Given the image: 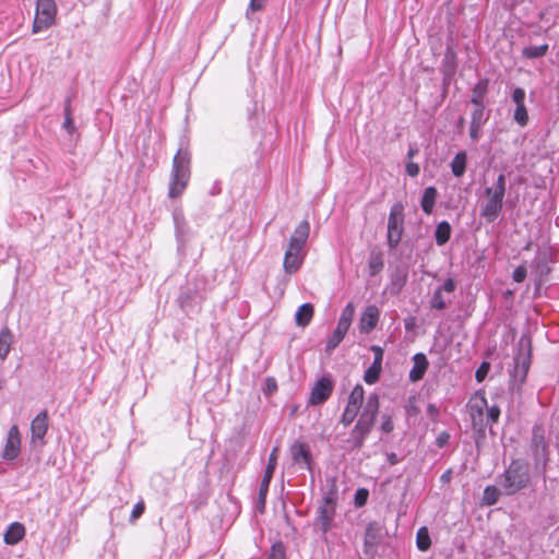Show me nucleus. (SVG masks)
<instances>
[{
  "mask_svg": "<svg viewBox=\"0 0 559 559\" xmlns=\"http://www.w3.org/2000/svg\"><path fill=\"white\" fill-rule=\"evenodd\" d=\"M382 365L379 357H374L372 365L365 371L364 380L368 384H373L379 380Z\"/></svg>",
  "mask_w": 559,
  "mask_h": 559,
  "instance_id": "5701e85b",
  "label": "nucleus"
},
{
  "mask_svg": "<svg viewBox=\"0 0 559 559\" xmlns=\"http://www.w3.org/2000/svg\"><path fill=\"white\" fill-rule=\"evenodd\" d=\"M63 129L68 133H73L75 130V126L71 116V108L69 102L64 106V121H63Z\"/></svg>",
  "mask_w": 559,
  "mask_h": 559,
  "instance_id": "c9c22d12",
  "label": "nucleus"
},
{
  "mask_svg": "<svg viewBox=\"0 0 559 559\" xmlns=\"http://www.w3.org/2000/svg\"><path fill=\"white\" fill-rule=\"evenodd\" d=\"M3 388V381L0 380V390Z\"/></svg>",
  "mask_w": 559,
  "mask_h": 559,
  "instance_id": "052dcab7",
  "label": "nucleus"
},
{
  "mask_svg": "<svg viewBox=\"0 0 559 559\" xmlns=\"http://www.w3.org/2000/svg\"><path fill=\"white\" fill-rule=\"evenodd\" d=\"M25 536V527L20 522H13L4 532L3 539L8 545H16Z\"/></svg>",
  "mask_w": 559,
  "mask_h": 559,
  "instance_id": "f3484780",
  "label": "nucleus"
},
{
  "mask_svg": "<svg viewBox=\"0 0 559 559\" xmlns=\"http://www.w3.org/2000/svg\"><path fill=\"white\" fill-rule=\"evenodd\" d=\"M525 95V91L522 87H516L512 93L513 103L515 105L524 103Z\"/></svg>",
  "mask_w": 559,
  "mask_h": 559,
  "instance_id": "37998d69",
  "label": "nucleus"
},
{
  "mask_svg": "<svg viewBox=\"0 0 559 559\" xmlns=\"http://www.w3.org/2000/svg\"><path fill=\"white\" fill-rule=\"evenodd\" d=\"M333 391V383L328 378L319 379L312 386L309 395V405H320L324 403Z\"/></svg>",
  "mask_w": 559,
  "mask_h": 559,
  "instance_id": "9d476101",
  "label": "nucleus"
},
{
  "mask_svg": "<svg viewBox=\"0 0 559 559\" xmlns=\"http://www.w3.org/2000/svg\"><path fill=\"white\" fill-rule=\"evenodd\" d=\"M488 371H489V364L488 362H483L480 365V367L476 370V373H475L476 380L478 382L484 381V379L486 378Z\"/></svg>",
  "mask_w": 559,
  "mask_h": 559,
  "instance_id": "79ce46f5",
  "label": "nucleus"
},
{
  "mask_svg": "<svg viewBox=\"0 0 559 559\" xmlns=\"http://www.w3.org/2000/svg\"><path fill=\"white\" fill-rule=\"evenodd\" d=\"M335 515V501L332 496L324 497L323 503L319 507V515L317 523L323 533L331 528L332 521Z\"/></svg>",
  "mask_w": 559,
  "mask_h": 559,
  "instance_id": "9b49d317",
  "label": "nucleus"
},
{
  "mask_svg": "<svg viewBox=\"0 0 559 559\" xmlns=\"http://www.w3.org/2000/svg\"><path fill=\"white\" fill-rule=\"evenodd\" d=\"M500 491L495 486H487L484 490L483 501L486 506H492L498 501Z\"/></svg>",
  "mask_w": 559,
  "mask_h": 559,
  "instance_id": "2f4dec72",
  "label": "nucleus"
},
{
  "mask_svg": "<svg viewBox=\"0 0 559 559\" xmlns=\"http://www.w3.org/2000/svg\"><path fill=\"white\" fill-rule=\"evenodd\" d=\"M414 366L412 370L409 371V379L413 382H417L420 379H423L427 368H428V360L426 356L421 353L416 354L413 357Z\"/></svg>",
  "mask_w": 559,
  "mask_h": 559,
  "instance_id": "a211bd4d",
  "label": "nucleus"
},
{
  "mask_svg": "<svg viewBox=\"0 0 559 559\" xmlns=\"http://www.w3.org/2000/svg\"><path fill=\"white\" fill-rule=\"evenodd\" d=\"M430 306H431V308L438 309V310H442L445 308L447 302L443 299L442 289L435 290V293L431 297V300H430Z\"/></svg>",
  "mask_w": 559,
  "mask_h": 559,
  "instance_id": "e433bc0d",
  "label": "nucleus"
},
{
  "mask_svg": "<svg viewBox=\"0 0 559 559\" xmlns=\"http://www.w3.org/2000/svg\"><path fill=\"white\" fill-rule=\"evenodd\" d=\"M475 108L472 112V124H484L485 122V107L484 105H474Z\"/></svg>",
  "mask_w": 559,
  "mask_h": 559,
  "instance_id": "4c0bfd02",
  "label": "nucleus"
},
{
  "mask_svg": "<svg viewBox=\"0 0 559 559\" xmlns=\"http://www.w3.org/2000/svg\"><path fill=\"white\" fill-rule=\"evenodd\" d=\"M376 525L374 524H369L367 530H366V543L369 542V539H374V534L373 532L376 531Z\"/></svg>",
  "mask_w": 559,
  "mask_h": 559,
  "instance_id": "603ef678",
  "label": "nucleus"
},
{
  "mask_svg": "<svg viewBox=\"0 0 559 559\" xmlns=\"http://www.w3.org/2000/svg\"><path fill=\"white\" fill-rule=\"evenodd\" d=\"M416 543H417V547L419 550H427L429 549L430 545H431V540H430V537H429V533H428V530L426 527H420L417 532V536H416Z\"/></svg>",
  "mask_w": 559,
  "mask_h": 559,
  "instance_id": "cd10ccee",
  "label": "nucleus"
},
{
  "mask_svg": "<svg viewBox=\"0 0 559 559\" xmlns=\"http://www.w3.org/2000/svg\"><path fill=\"white\" fill-rule=\"evenodd\" d=\"M266 385H267V390H269L270 392H273V391H275V390H276V382H275V380H274V379H272V378H269V379L266 380Z\"/></svg>",
  "mask_w": 559,
  "mask_h": 559,
  "instance_id": "5fc2aeb1",
  "label": "nucleus"
},
{
  "mask_svg": "<svg viewBox=\"0 0 559 559\" xmlns=\"http://www.w3.org/2000/svg\"><path fill=\"white\" fill-rule=\"evenodd\" d=\"M364 395H365V391H364L362 385L357 384L350 392L347 403L360 408L362 401H364Z\"/></svg>",
  "mask_w": 559,
  "mask_h": 559,
  "instance_id": "c85d7f7f",
  "label": "nucleus"
},
{
  "mask_svg": "<svg viewBox=\"0 0 559 559\" xmlns=\"http://www.w3.org/2000/svg\"><path fill=\"white\" fill-rule=\"evenodd\" d=\"M406 173L411 177H416L419 174V166L416 163L409 162L406 164Z\"/></svg>",
  "mask_w": 559,
  "mask_h": 559,
  "instance_id": "49530a36",
  "label": "nucleus"
},
{
  "mask_svg": "<svg viewBox=\"0 0 559 559\" xmlns=\"http://www.w3.org/2000/svg\"><path fill=\"white\" fill-rule=\"evenodd\" d=\"M506 194V176L500 174L493 187H487L484 190V200L480 204V217L487 223L495 222L500 215Z\"/></svg>",
  "mask_w": 559,
  "mask_h": 559,
  "instance_id": "f03ea898",
  "label": "nucleus"
},
{
  "mask_svg": "<svg viewBox=\"0 0 559 559\" xmlns=\"http://www.w3.org/2000/svg\"><path fill=\"white\" fill-rule=\"evenodd\" d=\"M379 309L376 306H368L361 313L359 320L360 331L365 333H369L370 331H372L379 321Z\"/></svg>",
  "mask_w": 559,
  "mask_h": 559,
  "instance_id": "dca6fc26",
  "label": "nucleus"
},
{
  "mask_svg": "<svg viewBox=\"0 0 559 559\" xmlns=\"http://www.w3.org/2000/svg\"><path fill=\"white\" fill-rule=\"evenodd\" d=\"M379 412V396L370 394L364 406L362 413L350 432L349 442L353 448H360L365 438L370 432Z\"/></svg>",
  "mask_w": 559,
  "mask_h": 559,
  "instance_id": "7ed1b4c3",
  "label": "nucleus"
},
{
  "mask_svg": "<svg viewBox=\"0 0 559 559\" xmlns=\"http://www.w3.org/2000/svg\"><path fill=\"white\" fill-rule=\"evenodd\" d=\"M13 335L8 328L0 332V359L4 360L10 353Z\"/></svg>",
  "mask_w": 559,
  "mask_h": 559,
  "instance_id": "412c9836",
  "label": "nucleus"
},
{
  "mask_svg": "<svg viewBox=\"0 0 559 559\" xmlns=\"http://www.w3.org/2000/svg\"><path fill=\"white\" fill-rule=\"evenodd\" d=\"M488 90V81L480 80L474 87L472 93L473 105H484L483 100Z\"/></svg>",
  "mask_w": 559,
  "mask_h": 559,
  "instance_id": "a878e982",
  "label": "nucleus"
},
{
  "mask_svg": "<svg viewBox=\"0 0 559 559\" xmlns=\"http://www.w3.org/2000/svg\"><path fill=\"white\" fill-rule=\"evenodd\" d=\"M309 231L310 225L307 221L300 222L295 228L284 254L283 267L285 273L294 274L302 265L305 259L304 247L309 237Z\"/></svg>",
  "mask_w": 559,
  "mask_h": 559,
  "instance_id": "f257e3e1",
  "label": "nucleus"
},
{
  "mask_svg": "<svg viewBox=\"0 0 559 559\" xmlns=\"http://www.w3.org/2000/svg\"><path fill=\"white\" fill-rule=\"evenodd\" d=\"M468 414L473 428L481 431L486 427L485 412L487 409V400L483 394H475L467 405Z\"/></svg>",
  "mask_w": 559,
  "mask_h": 559,
  "instance_id": "6e6552de",
  "label": "nucleus"
},
{
  "mask_svg": "<svg viewBox=\"0 0 559 559\" xmlns=\"http://www.w3.org/2000/svg\"><path fill=\"white\" fill-rule=\"evenodd\" d=\"M455 287H456V284L454 282V280L452 278H448L443 285L441 287H439L438 289H442V292H447V293H453L455 290Z\"/></svg>",
  "mask_w": 559,
  "mask_h": 559,
  "instance_id": "a18cd8bd",
  "label": "nucleus"
},
{
  "mask_svg": "<svg viewBox=\"0 0 559 559\" xmlns=\"http://www.w3.org/2000/svg\"><path fill=\"white\" fill-rule=\"evenodd\" d=\"M450 475H451V472H450V471L445 472V473L441 476V480H442L443 483L449 481V480H450Z\"/></svg>",
  "mask_w": 559,
  "mask_h": 559,
  "instance_id": "13d9d810",
  "label": "nucleus"
},
{
  "mask_svg": "<svg viewBox=\"0 0 559 559\" xmlns=\"http://www.w3.org/2000/svg\"><path fill=\"white\" fill-rule=\"evenodd\" d=\"M144 509H145L144 502L143 501L138 502L132 509V512L130 515V521L134 522L135 520H138L143 514Z\"/></svg>",
  "mask_w": 559,
  "mask_h": 559,
  "instance_id": "a19ab883",
  "label": "nucleus"
},
{
  "mask_svg": "<svg viewBox=\"0 0 559 559\" xmlns=\"http://www.w3.org/2000/svg\"><path fill=\"white\" fill-rule=\"evenodd\" d=\"M526 277V269L524 266H518L513 272V280L516 283H522Z\"/></svg>",
  "mask_w": 559,
  "mask_h": 559,
  "instance_id": "c03bdc74",
  "label": "nucleus"
},
{
  "mask_svg": "<svg viewBox=\"0 0 559 559\" xmlns=\"http://www.w3.org/2000/svg\"><path fill=\"white\" fill-rule=\"evenodd\" d=\"M451 226L448 222L443 221L437 225L435 237L439 246L447 243L451 236Z\"/></svg>",
  "mask_w": 559,
  "mask_h": 559,
  "instance_id": "393cba45",
  "label": "nucleus"
},
{
  "mask_svg": "<svg viewBox=\"0 0 559 559\" xmlns=\"http://www.w3.org/2000/svg\"><path fill=\"white\" fill-rule=\"evenodd\" d=\"M406 282V275L404 274L401 278H399L396 282H393V285H397L399 289L405 284Z\"/></svg>",
  "mask_w": 559,
  "mask_h": 559,
  "instance_id": "4d7b16f0",
  "label": "nucleus"
},
{
  "mask_svg": "<svg viewBox=\"0 0 559 559\" xmlns=\"http://www.w3.org/2000/svg\"><path fill=\"white\" fill-rule=\"evenodd\" d=\"M359 409H360L359 407L353 406L349 403H347V405L344 409V413L342 415V420H341L344 424V426H348L355 420V418L358 415Z\"/></svg>",
  "mask_w": 559,
  "mask_h": 559,
  "instance_id": "7c9ffc66",
  "label": "nucleus"
},
{
  "mask_svg": "<svg viewBox=\"0 0 559 559\" xmlns=\"http://www.w3.org/2000/svg\"><path fill=\"white\" fill-rule=\"evenodd\" d=\"M449 440V435L443 432L437 438V444L438 447H443Z\"/></svg>",
  "mask_w": 559,
  "mask_h": 559,
  "instance_id": "864d4df0",
  "label": "nucleus"
},
{
  "mask_svg": "<svg viewBox=\"0 0 559 559\" xmlns=\"http://www.w3.org/2000/svg\"><path fill=\"white\" fill-rule=\"evenodd\" d=\"M367 498H368V490L364 489V488L358 489L355 495V504L357 507L365 506V503L367 502Z\"/></svg>",
  "mask_w": 559,
  "mask_h": 559,
  "instance_id": "ea45409f",
  "label": "nucleus"
},
{
  "mask_svg": "<svg viewBox=\"0 0 559 559\" xmlns=\"http://www.w3.org/2000/svg\"><path fill=\"white\" fill-rule=\"evenodd\" d=\"M500 417V408L496 405L487 406L485 414V423L487 425L496 424Z\"/></svg>",
  "mask_w": 559,
  "mask_h": 559,
  "instance_id": "f704fd0d",
  "label": "nucleus"
},
{
  "mask_svg": "<svg viewBox=\"0 0 559 559\" xmlns=\"http://www.w3.org/2000/svg\"><path fill=\"white\" fill-rule=\"evenodd\" d=\"M466 153L459 152L451 162V169L455 177H462L466 169Z\"/></svg>",
  "mask_w": 559,
  "mask_h": 559,
  "instance_id": "b1692460",
  "label": "nucleus"
},
{
  "mask_svg": "<svg viewBox=\"0 0 559 559\" xmlns=\"http://www.w3.org/2000/svg\"><path fill=\"white\" fill-rule=\"evenodd\" d=\"M348 326L342 325L337 322V326L334 330L332 336L326 341V350H333L343 341L345 334L348 331Z\"/></svg>",
  "mask_w": 559,
  "mask_h": 559,
  "instance_id": "4be33fe9",
  "label": "nucleus"
},
{
  "mask_svg": "<svg viewBox=\"0 0 559 559\" xmlns=\"http://www.w3.org/2000/svg\"><path fill=\"white\" fill-rule=\"evenodd\" d=\"M383 267V260L380 254H373L369 259V273L377 275Z\"/></svg>",
  "mask_w": 559,
  "mask_h": 559,
  "instance_id": "72a5a7b5",
  "label": "nucleus"
},
{
  "mask_svg": "<svg viewBox=\"0 0 559 559\" xmlns=\"http://www.w3.org/2000/svg\"><path fill=\"white\" fill-rule=\"evenodd\" d=\"M530 368V354L520 352L514 358V368L511 371V380L513 384L521 385L527 376Z\"/></svg>",
  "mask_w": 559,
  "mask_h": 559,
  "instance_id": "ddd939ff",
  "label": "nucleus"
},
{
  "mask_svg": "<svg viewBox=\"0 0 559 559\" xmlns=\"http://www.w3.org/2000/svg\"><path fill=\"white\" fill-rule=\"evenodd\" d=\"M381 429L384 432H391L393 430V423L392 419L389 416H383V421L381 425Z\"/></svg>",
  "mask_w": 559,
  "mask_h": 559,
  "instance_id": "de8ad7c7",
  "label": "nucleus"
},
{
  "mask_svg": "<svg viewBox=\"0 0 559 559\" xmlns=\"http://www.w3.org/2000/svg\"><path fill=\"white\" fill-rule=\"evenodd\" d=\"M21 452V433L16 425L9 429L5 444L2 451V459L5 461L15 460Z\"/></svg>",
  "mask_w": 559,
  "mask_h": 559,
  "instance_id": "1a4fd4ad",
  "label": "nucleus"
},
{
  "mask_svg": "<svg viewBox=\"0 0 559 559\" xmlns=\"http://www.w3.org/2000/svg\"><path fill=\"white\" fill-rule=\"evenodd\" d=\"M290 454L294 463L311 468V453L309 447L304 442H296L290 447Z\"/></svg>",
  "mask_w": 559,
  "mask_h": 559,
  "instance_id": "2eb2a0df",
  "label": "nucleus"
},
{
  "mask_svg": "<svg viewBox=\"0 0 559 559\" xmlns=\"http://www.w3.org/2000/svg\"><path fill=\"white\" fill-rule=\"evenodd\" d=\"M530 481L528 468L520 461H513L499 479L502 492L511 496L525 488Z\"/></svg>",
  "mask_w": 559,
  "mask_h": 559,
  "instance_id": "39448f33",
  "label": "nucleus"
},
{
  "mask_svg": "<svg viewBox=\"0 0 559 559\" xmlns=\"http://www.w3.org/2000/svg\"><path fill=\"white\" fill-rule=\"evenodd\" d=\"M269 559H285L283 547L281 545L273 547V552Z\"/></svg>",
  "mask_w": 559,
  "mask_h": 559,
  "instance_id": "09e8293b",
  "label": "nucleus"
},
{
  "mask_svg": "<svg viewBox=\"0 0 559 559\" xmlns=\"http://www.w3.org/2000/svg\"><path fill=\"white\" fill-rule=\"evenodd\" d=\"M174 219H175V224H176L177 235H178V237H182L185 234V227H186V223H185V218H183L182 214L175 213Z\"/></svg>",
  "mask_w": 559,
  "mask_h": 559,
  "instance_id": "58836bf2",
  "label": "nucleus"
},
{
  "mask_svg": "<svg viewBox=\"0 0 559 559\" xmlns=\"http://www.w3.org/2000/svg\"><path fill=\"white\" fill-rule=\"evenodd\" d=\"M355 313V307L352 302H349L342 311V314L338 319V323L342 325L350 326L353 318Z\"/></svg>",
  "mask_w": 559,
  "mask_h": 559,
  "instance_id": "473e14b6",
  "label": "nucleus"
},
{
  "mask_svg": "<svg viewBox=\"0 0 559 559\" xmlns=\"http://www.w3.org/2000/svg\"><path fill=\"white\" fill-rule=\"evenodd\" d=\"M313 317V306L311 304L301 305L295 314V322L298 326H307Z\"/></svg>",
  "mask_w": 559,
  "mask_h": 559,
  "instance_id": "6ab92c4d",
  "label": "nucleus"
},
{
  "mask_svg": "<svg viewBox=\"0 0 559 559\" xmlns=\"http://www.w3.org/2000/svg\"><path fill=\"white\" fill-rule=\"evenodd\" d=\"M481 127H483V124H472L471 123L469 135L473 140H477L479 138V132H480Z\"/></svg>",
  "mask_w": 559,
  "mask_h": 559,
  "instance_id": "3c124183",
  "label": "nucleus"
},
{
  "mask_svg": "<svg viewBox=\"0 0 559 559\" xmlns=\"http://www.w3.org/2000/svg\"><path fill=\"white\" fill-rule=\"evenodd\" d=\"M48 413L47 411H41L31 423L32 443H35L36 441H43L48 431Z\"/></svg>",
  "mask_w": 559,
  "mask_h": 559,
  "instance_id": "4468645a",
  "label": "nucleus"
},
{
  "mask_svg": "<svg viewBox=\"0 0 559 559\" xmlns=\"http://www.w3.org/2000/svg\"><path fill=\"white\" fill-rule=\"evenodd\" d=\"M416 153H417V150H416V148H414V147H411V148L408 150V152H407V157H408V158H413V157H414V155H415Z\"/></svg>",
  "mask_w": 559,
  "mask_h": 559,
  "instance_id": "bf43d9fd",
  "label": "nucleus"
},
{
  "mask_svg": "<svg viewBox=\"0 0 559 559\" xmlns=\"http://www.w3.org/2000/svg\"><path fill=\"white\" fill-rule=\"evenodd\" d=\"M513 120L520 127H525L528 123V112L524 103L515 105Z\"/></svg>",
  "mask_w": 559,
  "mask_h": 559,
  "instance_id": "bb28decb",
  "label": "nucleus"
},
{
  "mask_svg": "<svg viewBox=\"0 0 559 559\" xmlns=\"http://www.w3.org/2000/svg\"><path fill=\"white\" fill-rule=\"evenodd\" d=\"M190 179V153L179 150L173 160L171 180L168 197L171 199L182 194Z\"/></svg>",
  "mask_w": 559,
  "mask_h": 559,
  "instance_id": "20e7f679",
  "label": "nucleus"
},
{
  "mask_svg": "<svg viewBox=\"0 0 559 559\" xmlns=\"http://www.w3.org/2000/svg\"><path fill=\"white\" fill-rule=\"evenodd\" d=\"M372 350L374 352L376 356L374 357H379L380 359V364L382 365V358H383V352L381 349V347L379 346H373L372 347Z\"/></svg>",
  "mask_w": 559,
  "mask_h": 559,
  "instance_id": "6e6d98bb",
  "label": "nucleus"
},
{
  "mask_svg": "<svg viewBox=\"0 0 559 559\" xmlns=\"http://www.w3.org/2000/svg\"><path fill=\"white\" fill-rule=\"evenodd\" d=\"M266 0H250L249 9L251 11H259L263 9Z\"/></svg>",
  "mask_w": 559,
  "mask_h": 559,
  "instance_id": "8fccbe9b",
  "label": "nucleus"
},
{
  "mask_svg": "<svg viewBox=\"0 0 559 559\" xmlns=\"http://www.w3.org/2000/svg\"><path fill=\"white\" fill-rule=\"evenodd\" d=\"M277 448H274L269 456V462H267V466L265 468V472H264V475H263V478H262V481L260 484V489H259V501L261 503V508L264 507V503H265V497H266V493H267V490H269V486H270V483H271V479L273 477V474H274V471L276 468V464H277Z\"/></svg>",
  "mask_w": 559,
  "mask_h": 559,
  "instance_id": "f8f14e48",
  "label": "nucleus"
},
{
  "mask_svg": "<svg viewBox=\"0 0 559 559\" xmlns=\"http://www.w3.org/2000/svg\"><path fill=\"white\" fill-rule=\"evenodd\" d=\"M548 51V45L544 44L540 46H528L523 49V55L527 58L543 57Z\"/></svg>",
  "mask_w": 559,
  "mask_h": 559,
  "instance_id": "c756f323",
  "label": "nucleus"
},
{
  "mask_svg": "<svg viewBox=\"0 0 559 559\" xmlns=\"http://www.w3.org/2000/svg\"><path fill=\"white\" fill-rule=\"evenodd\" d=\"M57 5L55 0H37L36 13L33 23V33L49 28L56 19Z\"/></svg>",
  "mask_w": 559,
  "mask_h": 559,
  "instance_id": "0eeeda50",
  "label": "nucleus"
},
{
  "mask_svg": "<svg viewBox=\"0 0 559 559\" xmlns=\"http://www.w3.org/2000/svg\"><path fill=\"white\" fill-rule=\"evenodd\" d=\"M438 192L435 187H428L425 189L423 198H421V209L426 214H431Z\"/></svg>",
  "mask_w": 559,
  "mask_h": 559,
  "instance_id": "aec40b11",
  "label": "nucleus"
},
{
  "mask_svg": "<svg viewBox=\"0 0 559 559\" xmlns=\"http://www.w3.org/2000/svg\"><path fill=\"white\" fill-rule=\"evenodd\" d=\"M404 230V206L401 202L392 205L388 218V245L394 249L401 241Z\"/></svg>",
  "mask_w": 559,
  "mask_h": 559,
  "instance_id": "423d86ee",
  "label": "nucleus"
}]
</instances>
